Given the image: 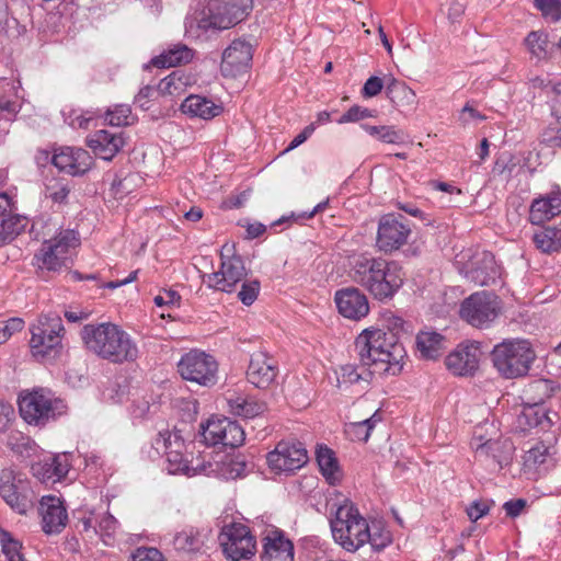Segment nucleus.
Segmentation results:
<instances>
[{
	"instance_id": "nucleus-1",
	"label": "nucleus",
	"mask_w": 561,
	"mask_h": 561,
	"mask_svg": "<svg viewBox=\"0 0 561 561\" xmlns=\"http://www.w3.org/2000/svg\"><path fill=\"white\" fill-rule=\"evenodd\" d=\"M355 348L362 364L380 377L398 376L403 369L405 350L393 332L365 329L356 337Z\"/></svg>"
},
{
	"instance_id": "nucleus-2",
	"label": "nucleus",
	"mask_w": 561,
	"mask_h": 561,
	"mask_svg": "<svg viewBox=\"0 0 561 561\" xmlns=\"http://www.w3.org/2000/svg\"><path fill=\"white\" fill-rule=\"evenodd\" d=\"M351 277L375 299L385 300L400 289L404 274L396 261L363 254L354 260Z\"/></svg>"
},
{
	"instance_id": "nucleus-3",
	"label": "nucleus",
	"mask_w": 561,
	"mask_h": 561,
	"mask_svg": "<svg viewBox=\"0 0 561 561\" xmlns=\"http://www.w3.org/2000/svg\"><path fill=\"white\" fill-rule=\"evenodd\" d=\"M80 335L87 350L110 363L124 364L138 358L136 342L114 323L85 324Z\"/></svg>"
},
{
	"instance_id": "nucleus-4",
	"label": "nucleus",
	"mask_w": 561,
	"mask_h": 561,
	"mask_svg": "<svg viewBox=\"0 0 561 561\" xmlns=\"http://www.w3.org/2000/svg\"><path fill=\"white\" fill-rule=\"evenodd\" d=\"M332 536L336 543L348 552H355L369 540V524L358 508L348 500L336 507L330 519Z\"/></svg>"
},
{
	"instance_id": "nucleus-5",
	"label": "nucleus",
	"mask_w": 561,
	"mask_h": 561,
	"mask_svg": "<svg viewBox=\"0 0 561 561\" xmlns=\"http://www.w3.org/2000/svg\"><path fill=\"white\" fill-rule=\"evenodd\" d=\"M536 358L527 340L507 339L496 344L491 352L493 367L505 379H516L528 374Z\"/></svg>"
},
{
	"instance_id": "nucleus-6",
	"label": "nucleus",
	"mask_w": 561,
	"mask_h": 561,
	"mask_svg": "<svg viewBox=\"0 0 561 561\" xmlns=\"http://www.w3.org/2000/svg\"><path fill=\"white\" fill-rule=\"evenodd\" d=\"M30 350L38 360L54 358L60 354L65 328L56 312L41 314L30 327Z\"/></svg>"
},
{
	"instance_id": "nucleus-7",
	"label": "nucleus",
	"mask_w": 561,
	"mask_h": 561,
	"mask_svg": "<svg viewBox=\"0 0 561 561\" xmlns=\"http://www.w3.org/2000/svg\"><path fill=\"white\" fill-rule=\"evenodd\" d=\"M21 417L30 425L44 426L66 413L67 405L59 398L46 393L43 388L24 390L18 399Z\"/></svg>"
},
{
	"instance_id": "nucleus-8",
	"label": "nucleus",
	"mask_w": 561,
	"mask_h": 561,
	"mask_svg": "<svg viewBox=\"0 0 561 561\" xmlns=\"http://www.w3.org/2000/svg\"><path fill=\"white\" fill-rule=\"evenodd\" d=\"M253 0H208L198 27L227 30L242 22L252 11Z\"/></svg>"
},
{
	"instance_id": "nucleus-9",
	"label": "nucleus",
	"mask_w": 561,
	"mask_h": 561,
	"mask_svg": "<svg viewBox=\"0 0 561 561\" xmlns=\"http://www.w3.org/2000/svg\"><path fill=\"white\" fill-rule=\"evenodd\" d=\"M456 262L465 277L479 286H490L501 275V268L496 264L494 255L485 250L468 249L462 251L457 255Z\"/></svg>"
},
{
	"instance_id": "nucleus-10",
	"label": "nucleus",
	"mask_w": 561,
	"mask_h": 561,
	"mask_svg": "<svg viewBox=\"0 0 561 561\" xmlns=\"http://www.w3.org/2000/svg\"><path fill=\"white\" fill-rule=\"evenodd\" d=\"M222 554L231 561L251 559L256 552V539L250 528L242 523L225 525L218 535Z\"/></svg>"
},
{
	"instance_id": "nucleus-11",
	"label": "nucleus",
	"mask_w": 561,
	"mask_h": 561,
	"mask_svg": "<svg viewBox=\"0 0 561 561\" xmlns=\"http://www.w3.org/2000/svg\"><path fill=\"white\" fill-rule=\"evenodd\" d=\"M501 310L497 297L489 291H478L466 298L459 310L460 318L477 329H486Z\"/></svg>"
},
{
	"instance_id": "nucleus-12",
	"label": "nucleus",
	"mask_w": 561,
	"mask_h": 561,
	"mask_svg": "<svg viewBox=\"0 0 561 561\" xmlns=\"http://www.w3.org/2000/svg\"><path fill=\"white\" fill-rule=\"evenodd\" d=\"M79 245V238L73 230H62L55 238L45 241L35 255L37 265L48 271H58L70 259V251Z\"/></svg>"
},
{
	"instance_id": "nucleus-13",
	"label": "nucleus",
	"mask_w": 561,
	"mask_h": 561,
	"mask_svg": "<svg viewBox=\"0 0 561 561\" xmlns=\"http://www.w3.org/2000/svg\"><path fill=\"white\" fill-rule=\"evenodd\" d=\"M178 371L187 381L207 386L217 382L218 363L204 351L191 350L181 357Z\"/></svg>"
},
{
	"instance_id": "nucleus-14",
	"label": "nucleus",
	"mask_w": 561,
	"mask_h": 561,
	"mask_svg": "<svg viewBox=\"0 0 561 561\" xmlns=\"http://www.w3.org/2000/svg\"><path fill=\"white\" fill-rule=\"evenodd\" d=\"M201 435L207 446L221 444L237 448L245 440L243 427L228 417L211 416L205 424H201Z\"/></svg>"
},
{
	"instance_id": "nucleus-15",
	"label": "nucleus",
	"mask_w": 561,
	"mask_h": 561,
	"mask_svg": "<svg viewBox=\"0 0 561 561\" xmlns=\"http://www.w3.org/2000/svg\"><path fill=\"white\" fill-rule=\"evenodd\" d=\"M411 232L402 215H383L378 221L376 248L380 252L392 253L408 243Z\"/></svg>"
},
{
	"instance_id": "nucleus-16",
	"label": "nucleus",
	"mask_w": 561,
	"mask_h": 561,
	"mask_svg": "<svg viewBox=\"0 0 561 561\" xmlns=\"http://www.w3.org/2000/svg\"><path fill=\"white\" fill-rule=\"evenodd\" d=\"M482 355L480 342L466 340L445 357V366L454 376L473 377L479 371Z\"/></svg>"
},
{
	"instance_id": "nucleus-17",
	"label": "nucleus",
	"mask_w": 561,
	"mask_h": 561,
	"mask_svg": "<svg viewBox=\"0 0 561 561\" xmlns=\"http://www.w3.org/2000/svg\"><path fill=\"white\" fill-rule=\"evenodd\" d=\"M477 440H481V437H473L471 442L476 460L484 463L491 471L501 470L512 462L515 447L510 439H488L483 443Z\"/></svg>"
},
{
	"instance_id": "nucleus-18",
	"label": "nucleus",
	"mask_w": 561,
	"mask_h": 561,
	"mask_svg": "<svg viewBox=\"0 0 561 561\" xmlns=\"http://www.w3.org/2000/svg\"><path fill=\"white\" fill-rule=\"evenodd\" d=\"M308 461L306 448L299 442H279L267 454V463L276 472H294Z\"/></svg>"
},
{
	"instance_id": "nucleus-19",
	"label": "nucleus",
	"mask_w": 561,
	"mask_h": 561,
	"mask_svg": "<svg viewBox=\"0 0 561 561\" xmlns=\"http://www.w3.org/2000/svg\"><path fill=\"white\" fill-rule=\"evenodd\" d=\"M253 57L252 45L245 39H234L222 53L220 71L224 77L237 78L248 72Z\"/></svg>"
},
{
	"instance_id": "nucleus-20",
	"label": "nucleus",
	"mask_w": 561,
	"mask_h": 561,
	"mask_svg": "<svg viewBox=\"0 0 561 561\" xmlns=\"http://www.w3.org/2000/svg\"><path fill=\"white\" fill-rule=\"evenodd\" d=\"M245 267L240 256H221L220 270L204 276V282L209 288L230 293L236 285L245 277Z\"/></svg>"
},
{
	"instance_id": "nucleus-21",
	"label": "nucleus",
	"mask_w": 561,
	"mask_h": 561,
	"mask_svg": "<svg viewBox=\"0 0 561 561\" xmlns=\"http://www.w3.org/2000/svg\"><path fill=\"white\" fill-rule=\"evenodd\" d=\"M522 404L524 405L523 411L514 421L512 431L518 435H526L529 433L531 428L541 427L542 430H548L552 425V420L545 411L542 407L543 399L539 398L538 400H530L520 396Z\"/></svg>"
},
{
	"instance_id": "nucleus-22",
	"label": "nucleus",
	"mask_w": 561,
	"mask_h": 561,
	"mask_svg": "<svg viewBox=\"0 0 561 561\" xmlns=\"http://www.w3.org/2000/svg\"><path fill=\"white\" fill-rule=\"evenodd\" d=\"M261 561H294V545L283 530L273 527L261 538Z\"/></svg>"
},
{
	"instance_id": "nucleus-23",
	"label": "nucleus",
	"mask_w": 561,
	"mask_h": 561,
	"mask_svg": "<svg viewBox=\"0 0 561 561\" xmlns=\"http://www.w3.org/2000/svg\"><path fill=\"white\" fill-rule=\"evenodd\" d=\"M51 162L60 171L70 175H80L90 170L93 159L82 148L62 147L54 153Z\"/></svg>"
},
{
	"instance_id": "nucleus-24",
	"label": "nucleus",
	"mask_w": 561,
	"mask_h": 561,
	"mask_svg": "<svg viewBox=\"0 0 561 561\" xmlns=\"http://www.w3.org/2000/svg\"><path fill=\"white\" fill-rule=\"evenodd\" d=\"M334 300L339 312L344 318L359 320L369 312L367 297L356 287H347L337 290Z\"/></svg>"
},
{
	"instance_id": "nucleus-25",
	"label": "nucleus",
	"mask_w": 561,
	"mask_h": 561,
	"mask_svg": "<svg viewBox=\"0 0 561 561\" xmlns=\"http://www.w3.org/2000/svg\"><path fill=\"white\" fill-rule=\"evenodd\" d=\"M0 496L19 514H25L30 507L22 481L16 482L11 470L4 469L0 472Z\"/></svg>"
},
{
	"instance_id": "nucleus-26",
	"label": "nucleus",
	"mask_w": 561,
	"mask_h": 561,
	"mask_svg": "<svg viewBox=\"0 0 561 561\" xmlns=\"http://www.w3.org/2000/svg\"><path fill=\"white\" fill-rule=\"evenodd\" d=\"M39 510L45 534H59L66 527L68 514L58 497L51 495L43 496Z\"/></svg>"
},
{
	"instance_id": "nucleus-27",
	"label": "nucleus",
	"mask_w": 561,
	"mask_h": 561,
	"mask_svg": "<svg viewBox=\"0 0 561 561\" xmlns=\"http://www.w3.org/2000/svg\"><path fill=\"white\" fill-rule=\"evenodd\" d=\"M87 144L98 157L110 161L124 147L125 140L122 133L101 129L90 135Z\"/></svg>"
},
{
	"instance_id": "nucleus-28",
	"label": "nucleus",
	"mask_w": 561,
	"mask_h": 561,
	"mask_svg": "<svg viewBox=\"0 0 561 561\" xmlns=\"http://www.w3.org/2000/svg\"><path fill=\"white\" fill-rule=\"evenodd\" d=\"M193 445V434L187 424L183 427L175 426L172 431H163L158 434L153 442L157 450L190 453L188 447Z\"/></svg>"
},
{
	"instance_id": "nucleus-29",
	"label": "nucleus",
	"mask_w": 561,
	"mask_h": 561,
	"mask_svg": "<svg viewBox=\"0 0 561 561\" xmlns=\"http://www.w3.org/2000/svg\"><path fill=\"white\" fill-rule=\"evenodd\" d=\"M277 376L274 360L264 352L252 354L247 371L248 381L252 386L270 385Z\"/></svg>"
},
{
	"instance_id": "nucleus-30",
	"label": "nucleus",
	"mask_w": 561,
	"mask_h": 561,
	"mask_svg": "<svg viewBox=\"0 0 561 561\" xmlns=\"http://www.w3.org/2000/svg\"><path fill=\"white\" fill-rule=\"evenodd\" d=\"M181 110L191 117L209 121L219 116L224 107L221 103H216L206 96L191 94L181 104Z\"/></svg>"
},
{
	"instance_id": "nucleus-31",
	"label": "nucleus",
	"mask_w": 561,
	"mask_h": 561,
	"mask_svg": "<svg viewBox=\"0 0 561 561\" xmlns=\"http://www.w3.org/2000/svg\"><path fill=\"white\" fill-rule=\"evenodd\" d=\"M554 454L553 447L547 446L541 442L537 443L523 457L524 470L526 472H546L556 466L557 459Z\"/></svg>"
},
{
	"instance_id": "nucleus-32",
	"label": "nucleus",
	"mask_w": 561,
	"mask_h": 561,
	"mask_svg": "<svg viewBox=\"0 0 561 561\" xmlns=\"http://www.w3.org/2000/svg\"><path fill=\"white\" fill-rule=\"evenodd\" d=\"M210 534L209 527L186 526L175 534L172 543L178 551L197 552L204 547Z\"/></svg>"
},
{
	"instance_id": "nucleus-33",
	"label": "nucleus",
	"mask_w": 561,
	"mask_h": 561,
	"mask_svg": "<svg viewBox=\"0 0 561 561\" xmlns=\"http://www.w3.org/2000/svg\"><path fill=\"white\" fill-rule=\"evenodd\" d=\"M559 214H561V194L551 193L533 201L529 220L534 225H541Z\"/></svg>"
},
{
	"instance_id": "nucleus-34",
	"label": "nucleus",
	"mask_w": 561,
	"mask_h": 561,
	"mask_svg": "<svg viewBox=\"0 0 561 561\" xmlns=\"http://www.w3.org/2000/svg\"><path fill=\"white\" fill-rule=\"evenodd\" d=\"M415 346L420 358L435 360L446 350V337L435 331H421L415 337Z\"/></svg>"
},
{
	"instance_id": "nucleus-35",
	"label": "nucleus",
	"mask_w": 561,
	"mask_h": 561,
	"mask_svg": "<svg viewBox=\"0 0 561 561\" xmlns=\"http://www.w3.org/2000/svg\"><path fill=\"white\" fill-rule=\"evenodd\" d=\"M226 400L228 412L243 419H254L263 414L266 410L265 402L252 396L229 397Z\"/></svg>"
},
{
	"instance_id": "nucleus-36",
	"label": "nucleus",
	"mask_w": 561,
	"mask_h": 561,
	"mask_svg": "<svg viewBox=\"0 0 561 561\" xmlns=\"http://www.w3.org/2000/svg\"><path fill=\"white\" fill-rule=\"evenodd\" d=\"M194 57V50L183 44H176L151 59V65L157 68L176 67L190 62Z\"/></svg>"
},
{
	"instance_id": "nucleus-37",
	"label": "nucleus",
	"mask_w": 561,
	"mask_h": 561,
	"mask_svg": "<svg viewBox=\"0 0 561 561\" xmlns=\"http://www.w3.org/2000/svg\"><path fill=\"white\" fill-rule=\"evenodd\" d=\"M316 457L320 471L325 480L331 485L339 483L342 479V472L334 451L327 446H319L317 448Z\"/></svg>"
},
{
	"instance_id": "nucleus-38",
	"label": "nucleus",
	"mask_w": 561,
	"mask_h": 561,
	"mask_svg": "<svg viewBox=\"0 0 561 561\" xmlns=\"http://www.w3.org/2000/svg\"><path fill=\"white\" fill-rule=\"evenodd\" d=\"M192 84V78L183 70H175L163 78L158 84V92L162 95L178 98L183 95Z\"/></svg>"
},
{
	"instance_id": "nucleus-39",
	"label": "nucleus",
	"mask_w": 561,
	"mask_h": 561,
	"mask_svg": "<svg viewBox=\"0 0 561 561\" xmlns=\"http://www.w3.org/2000/svg\"><path fill=\"white\" fill-rule=\"evenodd\" d=\"M375 375L370 368L344 365L337 373V382L340 386H350L358 382L370 383L374 382L373 376Z\"/></svg>"
},
{
	"instance_id": "nucleus-40",
	"label": "nucleus",
	"mask_w": 561,
	"mask_h": 561,
	"mask_svg": "<svg viewBox=\"0 0 561 561\" xmlns=\"http://www.w3.org/2000/svg\"><path fill=\"white\" fill-rule=\"evenodd\" d=\"M248 467L249 465L243 455L226 456L220 462L219 473L226 480H234L245 477L249 471Z\"/></svg>"
},
{
	"instance_id": "nucleus-41",
	"label": "nucleus",
	"mask_w": 561,
	"mask_h": 561,
	"mask_svg": "<svg viewBox=\"0 0 561 561\" xmlns=\"http://www.w3.org/2000/svg\"><path fill=\"white\" fill-rule=\"evenodd\" d=\"M381 421L379 411H376L370 417L359 421L352 422L345 425V434L351 440L367 442L371 431L378 422Z\"/></svg>"
},
{
	"instance_id": "nucleus-42",
	"label": "nucleus",
	"mask_w": 561,
	"mask_h": 561,
	"mask_svg": "<svg viewBox=\"0 0 561 561\" xmlns=\"http://www.w3.org/2000/svg\"><path fill=\"white\" fill-rule=\"evenodd\" d=\"M26 226V218L18 214L0 216V245L20 234Z\"/></svg>"
},
{
	"instance_id": "nucleus-43",
	"label": "nucleus",
	"mask_w": 561,
	"mask_h": 561,
	"mask_svg": "<svg viewBox=\"0 0 561 561\" xmlns=\"http://www.w3.org/2000/svg\"><path fill=\"white\" fill-rule=\"evenodd\" d=\"M533 239L536 247L545 253L561 249V230L557 228H543L537 231Z\"/></svg>"
},
{
	"instance_id": "nucleus-44",
	"label": "nucleus",
	"mask_w": 561,
	"mask_h": 561,
	"mask_svg": "<svg viewBox=\"0 0 561 561\" xmlns=\"http://www.w3.org/2000/svg\"><path fill=\"white\" fill-rule=\"evenodd\" d=\"M71 465L68 454H59L51 458L49 462L43 466V479L59 481L67 476Z\"/></svg>"
},
{
	"instance_id": "nucleus-45",
	"label": "nucleus",
	"mask_w": 561,
	"mask_h": 561,
	"mask_svg": "<svg viewBox=\"0 0 561 561\" xmlns=\"http://www.w3.org/2000/svg\"><path fill=\"white\" fill-rule=\"evenodd\" d=\"M167 469L172 474H185V476H194L196 473V469L190 466L188 456L192 453H176V451H167Z\"/></svg>"
},
{
	"instance_id": "nucleus-46",
	"label": "nucleus",
	"mask_w": 561,
	"mask_h": 561,
	"mask_svg": "<svg viewBox=\"0 0 561 561\" xmlns=\"http://www.w3.org/2000/svg\"><path fill=\"white\" fill-rule=\"evenodd\" d=\"M391 101L398 105H412L415 102V92L404 82L392 79L387 87Z\"/></svg>"
},
{
	"instance_id": "nucleus-47",
	"label": "nucleus",
	"mask_w": 561,
	"mask_h": 561,
	"mask_svg": "<svg viewBox=\"0 0 561 561\" xmlns=\"http://www.w3.org/2000/svg\"><path fill=\"white\" fill-rule=\"evenodd\" d=\"M391 541V533L385 527L383 524L380 522H374L371 525H369V540L367 543H370L374 550L380 551L389 546Z\"/></svg>"
},
{
	"instance_id": "nucleus-48",
	"label": "nucleus",
	"mask_w": 561,
	"mask_h": 561,
	"mask_svg": "<svg viewBox=\"0 0 561 561\" xmlns=\"http://www.w3.org/2000/svg\"><path fill=\"white\" fill-rule=\"evenodd\" d=\"M525 45L528 51L538 59L548 55L549 41L547 34L542 32H530L525 38Z\"/></svg>"
},
{
	"instance_id": "nucleus-49",
	"label": "nucleus",
	"mask_w": 561,
	"mask_h": 561,
	"mask_svg": "<svg viewBox=\"0 0 561 561\" xmlns=\"http://www.w3.org/2000/svg\"><path fill=\"white\" fill-rule=\"evenodd\" d=\"M7 445L12 451L21 456H30L35 447V443L31 437L19 431L10 432L7 438Z\"/></svg>"
},
{
	"instance_id": "nucleus-50",
	"label": "nucleus",
	"mask_w": 561,
	"mask_h": 561,
	"mask_svg": "<svg viewBox=\"0 0 561 561\" xmlns=\"http://www.w3.org/2000/svg\"><path fill=\"white\" fill-rule=\"evenodd\" d=\"M0 543L2 552L9 561H24V557L21 553V542L14 539L9 531L0 529Z\"/></svg>"
},
{
	"instance_id": "nucleus-51",
	"label": "nucleus",
	"mask_w": 561,
	"mask_h": 561,
	"mask_svg": "<svg viewBox=\"0 0 561 561\" xmlns=\"http://www.w3.org/2000/svg\"><path fill=\"white\" fill-rule=\"evenodd\" d=\"M541 83L545 93L549 98L552 114L556 117L561 118V80L553 79L546 83L541 81Z\"/></svg>"
},
{
	"instance_id": "nucleus-52",
	"label": "nucleus",
	"mask_w": 561,
	"mask_h": 561,
	"mask_svg": "<svg viewBox=\"0 0 561 561\" xmlns=\"http://www.w3.org/2000/svg\"><path fill=\"white\" fill-rule=\"evenodd\" d=\"M131 110L128 105H115L108 110L105 115V121L112 126H125L130 123Z\"/></svg>"
},
{
	"instance_id": "nucleus-53",
	"label": "nucleus",
	"mask_w": 561,
	"mask_h": 561,
	"mask_svg": "<svg viewBox=\"0 0 561 561\" xmlns=\"http://www.w3.org/2000/svg\"><path fill=\"white\" fill-rule=\"evenodd\" d=\"M117 524L116 518L110 513L98 515L96 535L107 543L105 538H111L113 536L117 528Z\"/></svg>"
},
{
	"instance_id": "nucleus-54",
	"label": "nucleus",
	"mask_w": 561,
	"mask_h": 561,
	"mask_svg": "<svg viewBox=\"0 0 561 561\" xmlns=\"http://www.w3.org/2000/svg\"><path fill=\"white\" fill-rule=\"evenodd\" d=\"M376 111L362 107L359 105H353L350 107L339 119L337 124L356 123L365 118L375 117Z\"/></svg>"
},
{
	"instance_id": "nucleus-55",
	"label": "nucleus",
	"mask_w": 561,
	"mask_h": 561,
	"mask_svg": "<svg viewBox=\"0 0 561 561\" xmlns=\"http://www.w3.org/2000/svg\"><path fill=\"white\" fill-rule=\"evenodd\" d=\"M70 193V187L62 181L56 180L46 185L45 195L55 203H64Z\"/></svg>"
},
{
	"instance_id": "nucleus-56",
	"label": "nucleus",
	"mask_w": 561,
	"mask_h": 561,
	"mask_svg": "<svg viewBox=\"0 0 561 561\" xmlns=\"http://www.w3.org/2000/svg\"><path fill=\"white\" fill-rule=\"evenodd\" d=\"M260 293V283L257 280H250L242 284L241 290L238 293V298L245 306H251L257 298Z\"/></svg>"
},
{
	"instance_id": "nucleus-57",
	"label": "nucleus",
	"mask_w": 561,
	"mask_h": 561,
	"mask_svg": "<svg viewBox=\"0 0 561 561\" xmlns=\"http://www.w3.org/2000/svg\"><path fill=\"white\" fill-rule=\"evenodd\" d=\"M130 559V561H167L162 552L153 547L137 548Z\"/></svg>"
},
{
	"instance_id": "nucleus-58",
	"label": "nucleus",
	"mask_w": 561,
	"mask_h": 561,
	"mask_svg": "<svg viewBox=\"0 0 561 561\" xmlns=\"http://www.w3.org/2000/svg\"><path fill=\"white\" fill-rule=\"evenodd\" d=\"M536 7L542 12L546 18L552 21L561 19V8L558 0H534Z\"/></svg>"
},
{
	"instance_id": "nucleus-59",
	"label": "nucleus",
	"mask_w": 561,
	"mask_h": 561,
	"mask_svg": "<svg viewBox=\"0 0 561 561\" xmlns=\"http://www.w3.org/2000/svg\"><path fill=\"white\" fill-rule=\"evenodd\" d=\"M24 321L21 318H11L0 327V344L5 343L12 334L22 331Z\"/></svg>"
},
{
	"instance_id": "nucleus-60",
	"label": "nucleus",
	"mask_w": 561,
	"mask_h": 561,
	"mask_svg": "<svg viewBox=\"0 0 561 561\" xmlns=\"http://www.w3.org/2000/svg\"><path fill=\"white\" fill-rule=\"evenodd\" d=\"M404 138L403 130L397 129L394 126L382 125L381 133L377 139L386 144H401Z\"/></svg>"
},
{
	"instance_id": "nucleus-61",
	"label": "nucleus",
	"mask_w": 561,
	"mask_h": 561,
	"mask_svg": "<svg viewBox=\"0 0 561 561\" xmlns=\"http://www.w3.org/2000/svg\"><path fill=\"white\" fill-rule=\"evenodd\" d=\"M15 419L13 407L0 399V432L9 428L12 421Z\"/></svg>"
},
{
	"instance_id": "nucleus-62",
	"label": "nucleus",
	"mask_w": 561,
	"mask_h": 561,
	"mask_svg": "<svg viewBox=\"0 0 561 561\" xmlns=\"http://www.w3.org/2000/svg\"><path fill=\"white\" fill-rule=\"evenodd\" d=\"M382 88V80L379 77L373 76L368 78L367 81L365 82L362 89V94L365 98H374L381 92Z\"/></svg>"
},
{
	"instance_id": "nucleus-63",
	"label": "nucleus",
	"mask_w": 561,
	"mask_h": 561,
	"mask_svg": "<svg viewBox=\"0 0 561 561\" xmlns=\"http://www.w3.org/2000/svg\"><path fill=\"white\" fill-rule=\"evenodd\" d=\"M181 296L178 294V291L168 289L164 290L162 294L157 295L153 299L156 306L163 307V306H179Z\"/></svg>"
},
{
	"instance_id": "nucleus-64",
	"label": "nucleus",
	"mask_w": 561,
	"mask_h": 561,
	"mask_svg": "<svg viewBox=\"0 0 561 561\" xmlns=\"http://www.w3.org/2000/svg\"><path fill=\"white\" fill-rule=\"evenodd\" d=\"M490 511V505L484 501H474L468 508L467 514L470 520L477 522L485 516Z\"/></svg>"
}]
</instances>
